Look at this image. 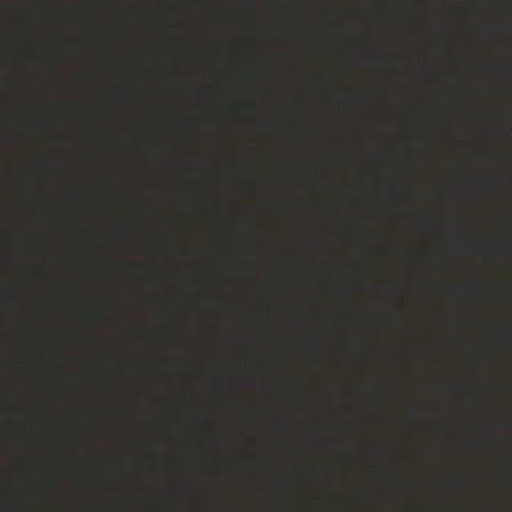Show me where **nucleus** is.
I'll return each mask as SVG.
<instances>
[{"mask_svg":"<svg viewBox=\"0 0 512 512\" xmlns=\"http://www.w3.org/2000/svg\"><path fill=\"white\" fill-rule=\"evenodd\" d=\"M24 276L29 282H36L40 279L39 273L32 269H25Z\"/></svg>","mask_w":512,"mask_h":512,"instance_id":"obj_1","label":"nucleus"},{"mask_svg":"<svg viewBox=\"0 0 512 512\" xmlns=\"http://www.w3.org/2000/svg\"><path fill=\"white\" fill-rule=\"evenodd\" d=\"M34 160H35V162H39L40 161L39 157L34 158Z\"/></svg>","mask_w":512,"mask_h":512,"instance_id":"obj_4","label":"nucleus"},{"mask_svg":"<svg viewBox=\"0 0 512 512\" xmlns=\"http://www.w3.org/2000/svg\"><path fill=\"white\" fill-rule=\"evenodd\" d=\"M22 122L24 125L26 126H31V125H35L36 123L39 122V119L30 115V114H27L25 113L22 118H21Z\"/></svg>","mask_w":512,"mask_h":512,"instance_id":"obj_2","label":"nucleus"},{"mask_svg":"<svg viewBox=\"0 0 512 512\" xmlns=\"http://www.w3.org/2000/svg\"><path fill=\"white\" fill-rule=\"evenodd\" d=\"M504 68H505V69H507V70H509V69H510V65H509V64H505V65H504Z\"/></svg>","mask_w":512,"mask_h":512,"instance_id":"obj_3","label":"nucleus"},{"mask_svg":"<svg viewBox=\"0 0 512 512\" xmlns=\"http://www.w3.org/2000/svg\"><path fill=\"white\" fill-rule=\"evenodd\" d=\"M30 334H31L32 338L35 339V334L32 332Z\"/></svg>","mask_w":512,"mask_h":512,"instance_id":"obj_5","label":"nucleus"}]
</instances>
